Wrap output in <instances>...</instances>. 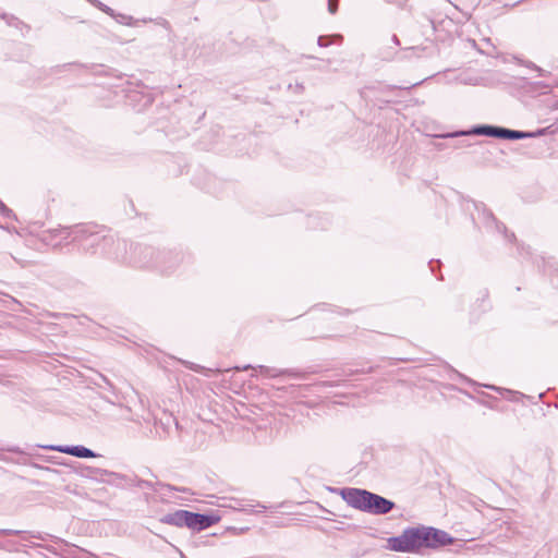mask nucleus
Listing matches in <instances>:
<instances>
[{
  "instance_id": "1",
  "label": "nucleus",
  "mask_w": 558,
  "mask_h": 558,
  "mask_svg": "<svg viewBox=\"0 0 558 558\" xmlns=\"http://www.w3.org/2000/svg\"><path fill=\"white\" fill-rule=\"evenodd\" d=\"M453 543L447 532L425 525L405 527L398 536L387 539V548L397 553L417 554L422 548H439Z\"/></svg>"
},
{
  "instance_id": "2",
  "label": "nucleus",
  "mask_w": 558,
  "mask_h": 558,
  "mask_svg": "<svg viewBox=\"0 0 558 558\" xmlns=\"http://www.w3.org/2000/svg\"><path fill=\"white\" fill-rule=\"evenodd\" d=\"M54 236L74 243L86 254L105 253L114 244V239L106 233L104 227L92 223L62 227L52 230Z\"/></svg>"
},
{
  "instance_id": "3",
  "label": "nucleus",
  "mask_w": 558,
  "mask_h": 558,
  "mask_svg": "<svg viewBox=\"0 0 558 558\" xmlns=\"http://www.w3.org/2000/svg\"><path fill=\"white\" fill-rule=\"evenodd\" d=\"M168 259L184 260L185 256L181 252L158 251L153 246L136 244L131 247L130 262L141 268L155 269L161 275H172L175 267L167 265Z\"/></svg>"
},
{
  "instance_id": "4",
  "label": "nucleus",
  "mask_w": 558,
  "mask_h": 558,
  "mask_svg": "<svg viewBox=\"0 0 558 558\" xmlns=\"http://www.w3.org/2000/svg\"><path fill=\"white\" fill-rule=\"evenodd\" d=\"M339 494L350 507L375 515L387 514L396 507L392 500L362 488L345 487Z\"/></svg>"
},
{
  "instance_id": "5",
  "label": "nucleus",
  "mask_w": 558,
  "mask_h": 558,
  "mask_svg": "<svg viewBox=\"0 0 558 558\" xmlns=\"http://www.w3.org/2000/svg\"><path fill=\"white\" fill-rule=\"evenodd\" d=\"M221 520V515L217 513H198L187 510H175L163 514L159 522L175 527H187L192 531L201 532Z\"/></svg>"
},
{
  "instance_id": "6",
  "label": "nucleus",
  "mask_w": 558,
  "mask_h": 558,
  "mask_svg": "<svg viewBox=\"0 0 558 558\" xmlns=\"http://www.w3.org/2000/svg\"><path fill=\"white\" fill-rule=\"evenodd\" d=\"M501 126L493 124H478L469 130L454 131L439 135L441 138H454L461 136H487L500 138Z\"/></svg>"
},
{
  "instance_id": "7",
  "label": "nucleus",
  "mask_w": 558,
  "mask_h": 558,
  "mask_svg": "<svg viewBox=\"0 0 558 558\" xmlns=\"http://www.w3.org/2000/svg\"><path fill=\"white\" fill-rule=\"evenodd\" d=\"M475 209L478 213V217L482 219V222L487 229L495 230L499 233H502L505 238H509V240L514 239V234H508L506 226L498 221L494 214L483 204H475Z\"/></svg>"
},
{
  "instance_id": "8",
  "label": "nucleus",
  "mask_w": 558,
  "mask_h": 558,
  "mask_svg": "<svg viewBox=\"0 0 558 558\" xmlns=\"http://www.w3.org/2000/svg\"><path fill=\"white\" fill-rule=\"evenodd\" d=\"M40 448L54 450L61 453H66L81 459H90L98 457V453L93 451L92 449L84 447L82 445L76 446H68V445H48V446H39Z\"/></svg>"
},
{
  "instance_id": "9",
  "label": "nucleus",
  "mask_w": 558,
  "mask_h": 558,
  "mask_svg": "<svg viewBox=\"0 0 558 558\" xmlns=\"http://www.w3.org/2000/svg\"><path fill=\"white\" fill-rule=\"evenodd\" d=\"M128 487H138L141 489L148 488L153 492H158L159 489H163V488L168 489L170 492L174 490V492H181V493H185L189 490L186 487H177L171 484H166L162 482L154 483L150 481L138 478L137 476H133V477L129 476Z\"/></svg>"
},
{
  "instance_id": "10",
  "label": "nucleus",
  "mask_w": 558,
  "mask_h": 558,
  "mask_svg": "<svg viewBox=\"0 0 558 558\" xmlns=\"http://www.w3.org/2000/svg\"><path fill=\"white\" fill-rule=\"evenodd\" d=\"M78 474L82 477L94 480L97 482L105 481V476H114L116 478H123V476L120 473L111 472L105 469L95 468V466H83Z\"/></svg>"
},
{
  "instance_id": "11",
  "label": "nucleus",
  "mask_w": 558,
  "mask_h": 558,
  "mask_svg": "<svg viewBox=\"0 0 558 558\" xmlns=\"http://www.w3.org/2000/svg\"><path fill=\"white\" fill-rule=\"evenodd\" d=\"M546 134V129H538L535 132H525L519 130H511L501 126L500 140L519 141L525 138L537 137Z\"/></svg>"
},
{
  "instance_id": "12",
  "label": "nucleus",
  "mask_w": 558,
  "mask_h": 558,
  "mask_svg": "<svg viewBox=\"0 0 558 558\" xmlns=\"http://www.w3.org/2000/svg\"><path fill=\"white\" fill-rule=\"evenodd\" d=\"M234 369L236 371H247V369H254L255 372H258L260 375L268 377V378H275L280 376V368L276 367H269L265 365H258L256 367L247 364L242 367L235 366Z\"/></svg>"
},
{
  "instance_id": "13",
  "label": "nucleus",
  "mask_w": 558,
  "mask_h": 558,
  "mask_svg": "<svg viewBox=\"0 0 558 558\" xmlns=\"http://www.w3.org/2000/svg\"><path fill=\"white\" fill-rule=\"evenodd\" d=\"M89 3L95 8L99 9L100 11H102L104 13L117 19V21L121 23L129 24V21L131 20V16H126L124 14L116 15L114 11L110 7H108L99 0H89Z\"/></svg>"
},
{
  "instance_id": "14",
  "label": "nucleus",
  "mask_w": 558,
  "mask_h": 558,
  "mask_svg": "<svg viewBox=\"0 0 558 558\" xmlns=\"http://www.w3.org/2000/svg\"><path fill=\"white\" fill-rule=\"evenodd\" d=\"M484 387L489 388V389L495 390V391H498L506 399H508L510 401H513V402H518V401H520L524 397V395L519 392V391H514V390H510V389H506V388H500V387H497V386H494V385H484Z\"/></svg>"
},
{
  "instance_id": "15",
  "label": "nucleus",
  "mask_w": 558,
  "mask_h": 558,
  "mask_svg": "<svg viewBox=\"0 0 558 558\" xmlns=\"http://www.w3.org/2000/svg\"><path fill=\"white\" fill-rule=\"evenodd\" d=\"M182 364L191 369V371H194L196 373H202L204 374L205 376L209 377L211 376L213 374L215 373H220L221 371L219 368H207L205 366H202V365H198V364H195L193 362H189V361H182Z\"/></svg>"
},
{
  "instance_id": "16",
  "label": "nucleus",
  "mask_w": 558,
  "mask_h": 558,
  "mask_svg": "<svg viewBox=\"0 0 558 558\" xmlns=\"http://www.w3.org/2000/svg\"><path fill=\"white\" fill-rule=\"evenodd\" d=\"M172 252H178V250H173ZM179 252H181L185 256L184 260L181 262L175 259H168L166 262L167 265H173L175 267L172 274H175L180 270H184L192 262V257L190 254L184 253L182 250H179Z\"/></svg>"
},
{
  "instance_id": "17",
  "label": "nucleus",
  "mask_w": 558,
  "mask_h": 558,
  "mask_svg": "<svg viewBox=\"0 0 558 558\" xmlns=\"http://www.w3.org/2000/svg\"><path fill=\"white\" fill-rule=\"evenodd\" d=\"M172 424H174L177 429L180 428L178 421L172 415H167L165 421L161 418L159 422H156L157 428L160 427L165 434H169V427Z\"/></svg>"
},
{
  "instance_id": "18",
  "label": "nucleus",
  "mask_w": 558,
  "mask_h": 558,
  "mask_svg": "<svg viewBox=\"0 0 558 558\" xmlns=\"http://www.w3.org/2000/svg\"><path fill=\"white\" fill-rule=\"evenodd\" d=\"M121 475L123 476V478H116L114 476H105V481H102V483H107L121 488L128 487L129 476L124 474Z\"/></svg>"
},
{
  "instance_id": "19",
  "label": "nucleus",
  "mask_w": 558,
  "mask_h": 558,
  "mask_svg": "<svg viewBox=\"0 0 558 558\" xmlns=\"http://www.w3.org/2000/svg\"><path fill=\"white\" fill-rule=\"evenodd\" d=\"M280 376H289V377H293V378H302L303 379L306 377V373L302 372V371L293 369V368H284V369L280 368Z\"/></svg>"
},
{
  "instance_id": "20",
  "label": "nucleus",
  "mask_w": 558,
  "mask_h": 558,
  "mask_svg": "<svg viewBox=\"0 0 558 558\" xmlns=\"http://www.w3.org/2000/svg\"><path fill=\"white\" fill-rule=\"evenodd\" d=\"M332 38H340V36H338V35H333V36H324V35H322L317 39V45L319 47H328V46L331 45Z\"/></svg>"
},
{
  "instance_id": "21",
  "label": "nucleus",
  "mask_w": 558,
  "mask_h": 558,
  "mask_svg": "<svg viewBox=\"0 0 558 558\" xmlns=\"http://www.w3.org/2000/svg\"><path fill=\"white\" fill-rule=\"evenodd\" d=\"M520 63L523 64L524 66L529 68V69L537 71L538 72V76H545V71L543 69H541L539 66H537L532 61H520Z\"/></svg>"
},
{
  "instance_id": "22",
  "label": "nucleus",
  "mask_w": 558,
  "mask_h": 558,
  "mask_svg": "<svg viewBox=\"0 0 558 558\" xmlns=\"http://www.w3.org/2000/svg\"><path fill=\"white\" fill-rule=\"evenodd\" d=\"M0 213L2 214V216L7 217V218L14 216L12 209L7 207L5 204L1 199H0Z\"/></svg>"
},
{
  "instance_id": "23",
  "label": "nucleus",
  "mask_w": 558,
  "mask_h": 558,
  "mask_svg": "<svg viewBox=\"0 0 558 558\" xmlns=\"http://www.w3.org/2000/svg\"><path fill=\"white\" fill-rule=\"evenodd\" d=\"M2 543H3V546H0L1 549L7 550V551H15V550H17L16 543H14V542L7 541V542H2Z\"/></svg>"
},
{
  "instance_id": "24",
  "label": "nucleus",
  "mask_w": 558,
  "mask_h": 558,
  "mask_svg": "<svg viewBox=\"0 0 558 558\" xmlns=\"http://www.w3.org/2000/svg\"><path fill=\"white\" fill-rule=\"evenodd\" d=\"M339 0H328V12L335 14L338 11Z\"/></svg>"
},
{
  "instance_id": "25",
  "label": "nucleus",
  "mask_w": 558,
  "mask_h": 558,
  "mask_svg": "<svg viewBox=\"0 0 558 558\" xmlns=\"http://www.w3.org/2000/svg\"><path fill=\"white\" fill-rule=\"evenodd\" d=\"M23 533L24 532L20 530L0 529V535H20Z\"/></svg>"
},
{
  "instance_id": "26",
  "label": "nucleus",
  "mask_w": 558,
  "mask_h": 558,
  "mask_svg": "<svg viewBox=\"0 0 558 558\" xmlns=\"http://www.w3.org/2000/svg\"><path fill=\"white\" fill-rule=\"evenodd\" d=\"M372 371H373L372 367H369L367 371H359V369L353 371V369H350L348 372H344V375L345 376H353V375H355L357 373H371Z\"/></svg>"
},
{
  "instance_id": "27",
  "label": "nucleus",
  "mask_w": 558,
  "mask_h": 558,
  "mask_svg": "<svg viewBox=\"0 0 558 558\" xmlns=\"http://www.w3.org/2000/svg\"><path fill=\"white\" fill-rule=\"evenodd\" d=\"M316 385L322 386V387H335V386H339V383L338 381H319Z\"/></svg>"
},
{
  "instance_id": "28",
  "label": "nucleus",
  "mask_w": 558,
  "mask_h": 558,
  "mask_svg": "<svg viewBox=\"0 0 558 558\" xmlns=\"http://www.w3.org/2000/svg\"><path fill=\"white\" fill-rule=\"evenodd\" d=\"M7 451L14 452V453H23V451L16 446L7 448Z\"/></svg>"
},
{
  "instance_id": "29",
  "label": "nucleus",
  "mask_w": 558,
  "mask_h": 558,
  "mask_svg": "<svg viewBox=\"0 0 558 558\" xmlns=\"http://www.w3.org/2000/svg\"><path fill=\"white\" fill-rule=\"evenodd\" d=\"M435 264L439 265L440 262L439 260H430L429 262V267H430L432 272H435Z\"/></svg>"
},
{
  "instance_id": "30",
  "label": "nucleus",
  "mask_w": 558,
  "mask_h": 558,
  "mask_svg": "<svg viewBox=\"0 0 558 558\" xmlns=\"http://www.w3.org/2000/svg\"><path fill=\"white\" fill-rule=\"evenodd\" d=\"M391 40L393 41V44H395L396 46H399V45H400V40H399V38L397 37V35H393V36L391 37Z\"/></svg>"
},
{
  "instance_id": "31",
  "label": "nucleus",
  "mask_w": 558,
  "mask_h": 558,
  "mask_svg": "<svg viewBox=\"0 0 558 558\" xmlns=\"http://www.w3.org/2000/svg\"><path fill=\"white\" fill-rule=\"evenodd\" d=\"M64 66H81V68H84L85 65L78 64V63H69V64H65Z\"/></svg>"
},
{
  "instance_id": "32",
  "label": "nucleus",
  "mask_w": 558,
  "mask_h": 558,
  "mask_svg": "<svg viewBox=\"0 0 558 558\" xmlns=\"http://www.w3.org/2000/svg\"><path fill=\"white\" fill-rule=\"evenodd\" d=\"M463 146H470V143H468L466 141H463L459 145H457L456 147H463Z\"/></svg>"
},
{
  "instance_id": "33",
  "label": "nucleus",
  "mask_w": 558,
  "mask_h": 558,
  "mask_svg": "<svg viewBox=\"0 0 558 558\" xmlns=\"http://www.w3.org/2000/svg\"><path fill=\"white\" fill-rule=\"evenodd\" d=\"M459 376H460L463 380H466L468 383H470L471 385H475V383H474V381H472V380L468 379L466 377H464V376H462V375H460V374H459Z\"/></svg>"
},
{
  "instance_id": "34",
  "label": "nucleus",
  "mask_w": 558,
  "mask_h": 558,
  "mask_svg": "<svg viewBox=\"0 0 558 558\" xmlns=\"http://www.w3.org/2000/svg\"><path fill=\"white\" fill-rule=\"evenodd\" d=\"M257 507L260 508V510L258 512H263V511H265L267 509L266 506L260 505V504H258Z\"/></svg>"
},
{
  "instance_id": "35",
  "label": "nucleus",
  "mask_w": 558,
  "mask_h": 558,
  "mask_svg": "<svg viewBox=\"0 0 558 558\" xmlns=\"http://www.w3.org/2000/svg\"><path fill=\"white\" fill-rule=\"evenodd\" d=\"M32 537H34V538H38V539H44V538L40 536V534H39V533H37V534H32Z\"/></svg>"
},
{
  "instance_id": "36",
  "label": "nucleus",
  "mask_w": 558,
  "mask_h": 558,
  "mask_svg": "<svg viewBox=\"0 0 558 558\" xmlns=\"http://www.w3.org/2000/svg\"><path fill=\"white\" fill-rule=\"evenodd\" d=\"M341 315H348L350 313L349 310H342L341 312H339Z\"/></svg>"
},
{
  "instance_id": "37",
  "label": "nucleus",
  "mask_w": 558,
  "mask_h": 558,
  "mask_svg": "<svg viewBox=\"0 0 558 558\" xmlns=\"http://www.w3.org/2000/svg\"><path fill=\"white\" fill-rule=\"evenodd\" d=\"M0 16H1L2 19H7V16H8V15H7L5 13H3V14H0Z\"/></svg>"
},
{
  "instance_id": "38",
  "label": "nucleus",
  "mask_w": 558,
  "mask_h": 558,
  "mask_svg": "<svg viewBox=\"0 0 558 558\" xmlns=\"http://www.w3.org/2000/svg\"><path fill=\"white\" fill-rule=\"evenodd\" d=\"M296 89H303V85H296Z\"/></svg>"
},
{
  "instance_id": "39",
  "label": "nucleus",
  "mask_w": 558,
  "mask_h": 558,
  "mask_svg": "<svg viewBox=\"0 0 558 558\" xmlns=\"http://www.w3.org/2000/svg\"><path fill=\"white\" fill-rule=\"evenodd\" d=\"M11 19L14 20V21H19L20 22V20L17 17H15V16H11Z\"/></svg>"
},
{
  "instance_id": "40",
  "label": "nucleus",
  "mask_w": 558,
  "mask_h": 558,
  "mask_svg": "<svg viewBox=\"0 0 558 558\" xmlns=\"http://www.w3.org/2000/svg\"><path fill=\"white\" fill-rule=\"evenodd\" d=\"M0 546H3V543L0 541Z\"/></svg>"
},
{
  "instance_id": "41",
  "label": "nucleus",
  "mask_w": 558,
  "mask_h": 558,
  "mask_svg": "<svg viewBox=\"0 0 558 558\" xmlns=\"http://www.w3.org/2000/svg\"><path fill=\"white\" fill-rule=\"evenodd\" d=\"M87 2H89V0H86Z\"/></svg>"
}]
</instances>
